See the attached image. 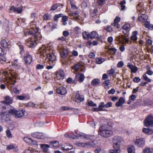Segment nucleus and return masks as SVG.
I'll return each mask as SVG.
<instances>
[{"label": "nucleus", "instance_id": "f257e3e1", "mask_svg": "<svg viewBox=\"0 0 153 153\" xmlns=\"http://www.w3.org/2000/svg\"><path fill=\"white\" fill-rule=\"evenodd\" d=\"M34 21H33L30 23V30L25 33V35L27 36L28 34L33 35L31 38H29L26 40L25 43L30 48H34L37 44V41L39 39V36L40 35L39 30L37 28Z\"/></svg>", "mask_w": 153, "mask_h": 153}, {"label": "nucleus", "instance_id": "f03ea898", "mask_svg": "<svg viewBox=\"0 0 153 153\" xmlns=\"http://www.w3.org/2000/svg\"><path fill=\"white\" fill-rule=\"evenodd\" d=\"M2 73L4 76H5L4 78L7 81L8 88L11 93L12 94H19V91L16 88H10V85L11 84L13 85L15 84L16 80L14 79L16 78L14 76L12 71L10 70H7L3 71Z\"/></svg>", "mask_w": 153, "mask_h": 153}, {"label": "nucleus", "instance_id": "7ed1b4c3", "mask_svg": "<svg viewBox=\"0 0 153 153\" xmlns=\"http://www.w3.org/2000/svg\"><path fill=\"white\" fill-rule=\"evenodd\" d=\"M76 138L80 137L82 139H86V140H93L91 141H89L85 143H77V145L79 146L84 147H90L96 146V145L94 143V140L95 139V137L94 135H86L83 133H76L75 135Z\"/></svg>", "mask_w": 153, "mask_h": 153}, {"label": "nucleus", "instance_id": "20e7f679", "mask_svg": "<svg viewBox=\"0 0 153 153\" xmlns=\"http://www.w3.org/2000/svg\"><path fill=\"white\" fill-rule=\"evenodd\" d=\"M37 53L41 58L45 59H49L50 55L54 54L52 46L43 45L38 50Z\"/></svg>", "mask_w": 153, "mask_h": 153}, {"label": "nucleus", "instance_id": "39448f33", "mask_svg": "<svg viewBox=\"0 0 153 153\" xmlns=\"http://www.w3.org/2000/svg\"><path fill=\"white\" fill-rule=\"evenodd\" d=\"M98 134L105 138L110 137L113 134L112 127L108 124L102 125L99 128Z\"/></svg>", "mask_w": 153, "mask_h": 153}, {"label": "nucleus", "instance_id": "423d86ee", "mask_svg": "<svg viewBox=\"0 0 153 153\" xmlns=\"http://www.w3.org/2000/svg\"><path fill=\"white\" fill-rule=\"evenodd\" d=\"M25 111L23 110H16L14 108L8 110V112L10 114L15 115L16 118H20L25 115Z\"/></svg>", "mask_w": 153, "mask_h": 153}, {"label": "nucleus", "instance_id": "0eeeda50", "mask_svg": "<svg viewBox=\"0 0 153 153\" xmlns=\"http://www.w3.org/2000/svg\"><path fill=\"white\" fill-rule=\"evenodd\" d=\"M48 60V63L50 65L47 66L46 68L48 69H50L53 68L54 65L56 63V56L54 54L50 55Z\"/></svg>", "mask_w": 153, "mask_h": 153}, {"label": "nucleus", "instance_id": "6e6552de", "mask_svg": "<svg viewBox=\"0 0 153 153\" xmlns=\"http://www.w3.org/2000/svg\"><path fill=\"white\" fill-rule=\"evenodd\" d=\"M122 140V138L118 136H115L113 138L112 141L114 144V148H120V143Z\"/></svg>", "mask_w": 153, "mask_h": 153}, {"label": "nucleus", "instance_id": "1a4fd4ad", "mask_svg": "<svg viewBox=\"0 0 153 153\" xmlns=\"http://www.w3.org/2000/svg\"><path fill=\"white\" fill-rule=\"evenodd\" d=\"M145 126L147 127H153V116H147L144 121Z\"/></svg>", "mask_w": 153, "mask_h": 153}, {"label": "nucleus", "instance_id": "9d476101", "mask_svg": "<svg viewBox=\"0 0 153 153\" xmlns=\"http://www.w3.org/2000/svg\"><path fill=\"white\" fill-rule=\"evenodd\" d=\"M62 45L58 46V49L60 50L61 56L63 58H65L67 56L68 51L67 49L62 48Z\"/></svg>", "mask_w": 153, "mask_h": 153}, {"label": "nucleus", "instance_id": "9b49d317", "mask_svg": "<svg viewBox=\"0 0 153 153\" xmlns=\"http://www.w3.org/2000/svg\"><path fill=\"white\" fill-rule=\"evenodd\" d=\"M31 135L33 137L39 139H44L46 137V135L45 134L38 132L32 133Z\"/></svg>", "mask_w": 153, "mask_h": 153}, {"label": "nucleus", "instance_id": "f8f14e48", "mask_svg": "<svg viewBox=\"0 0 153 153\" xmlns=\"http://www.w3.org/2000/svg\"><path fill=\"white\" fill-rule=\"evenodd\" d=\"M10 115H12L9 114L8 111L5 112H4L0 114L2 120L4 121L10 120Z\"/></svg>", "mask_w": 153, "mask_h": 153}, {"label": "nucleus", "instance_id": "ddd939ff", "mask_svg": "<svg viewBox=\"0 0 153 153\" xmlns=\"http://www.w3.org/2000/svg\"><path fill=\"white\" fill-rule=\"evenodd\" d=\"M134 143L138 147H142L145 144V141L143 138H138L135 140Z\"/></svg>", "mask_w": 153, "mask_h": 153}, {"label": "nucleus", "instance_id": "4468645a", "mask_svg": "<svg viewBox=\"0 0 153 153\" xmlns=\"http://www.w3.org/2000/svg\"><path fill=\"white\" fill-rule=\"evenodd\" d=\"M24 60L25 64L29 65L33 60L32 57L29 53H27L25 56Z\"/></svg>", "mask_w": 153, "mask_h": 153}, {"label": "nucleus", "instance_id": "2eb2a0df", "mask_svg": "<svg viewBox=\"0 0 153 153\" xmlns=\"http://www.w3.org/2000/svg\"><path fill=\"white\" fill-rule=\"evenodd\" d=\"M56 76L58 80H62L65 78V73L62 70H60L56 72Z\"/></svg>", "mask_w": 153, "mask_h": 153}, {"label": "nucleus", "instance_id": "dca6fc26", "mask_svg": "<svg viewBox=\"0 0 153 153\" xmlns=\"http://www.w3.org/2000/svg\"><path fill=\"white\" fill-rule=\"evenodd\" d=\"M0 44L2 47L5 48H7L10 45L9 41L6 39H1L0 42Z\"/></svg>", "mask_w": 153, "mask_h": 153}, {"label": "nucleus", "instance_id": "f3484780", "mask_svg": "<svg viewBox=\"0 0 153 153\" xmlns=\"http://www.w3.org/2000/svg\"><path fill=\"white\" fill-rule=\"evenodd\" d=\"M24 141L31 145H35L37 144V142L36 141L32 140L30 138L28 137H25L23 138Z\"/></svg>", "mask_w": 153, "mask_h": 153}, {"label": "nucleus", "instance_id": "a211bd4d", "mask_svg": "<svg viewBox=\"0 0 153 153\" xmlns=\"http://www.w3.org/2000/svg\"><path fill=\"white\" fill-rule=\"evenodd\" d=\"M56 92L61 95H64L67 93V90L66 88L63 87L61 86L56 89Z\"/></svg>", "mask_w": 153, "mask_h": 153}, {"label": "nucleus", "instance_id": "6ab92c4d", "mask_svg": "<svg viewBox=\"0 0 153 153\" xmlns=\"http://www.w3.org/2000/svg\"><path fill=\"white\" fill-rule=\"evenodd\" d=\"M137 35L138 32L136 31H134L132 32L130 38L131 39V40L136 43H137V41L138 39L137 37Z\"/></svg>", "mask_w": 153, "mask_h": 153}, {"label": "nucleus", "instance_id": "aec40b11", "mask_svg": "<svg viewBox=\"0 0 153 153\" xmlns=\"http://www.w3.org/2000/svg\"><path fill=\"white\" fill-rule=\"evenodd\" d=\"M6 149L7 150H13L15 152H16L18 150V148L16 145L15 144H11L7 146Z\"/></svg>", "mask_w": 153, "mask_h": 153}, {"label": "nucleus", "instance_id": "412c9836", "mask_svg": "<svg viewBox=\"0 0 153 153\" xmlns=\"http://www.w3.org/2000/svg\"><path fill=\"white\" fill-rule=\"evenodd\" d=\"M130 25L128 24L124 25L122 27V32L124 34L127 33L130 30Z\"/></svg>", "mask_w": 153, "mask_h": 153}, {"label": "nucleus", "instance_id": "4be33fe9", "mask_svg": "<svg viewBox=\"0 0 153 153\" xmlns=\"http://www.w3.org/2000/svg\"><path fill=\"white\" fill-rule=\"evenodd\" d=\"M125 102V100L123 97H120L118 101L115 104L116 107H119L122 105Z\"/></svg>", "mask_w": 153, "mask_h": 153}, {"label": "nucleus", "instance_id": "5701e85b", "mask_svg": "<svg viewBox=\"0 0 153 153\" xmlns=\"http://www.w3.org/2000/svg\"><path fill=\"white\" fill-rule=\"evenodd\" d=\"M148 18L147 15L145 14L142 13L139 16L138 20L140 22H144Z\"/></svg>", "mask_w": 153, "mask_h": 153}, {"label": "nucleus", "instance_id": "b1692460", "mask_svg": "<svg viewBox=\"0 0 153 153\" xmlns=\"http://www.w3.org/2000/svg\"><path fill=\"white\" fill-rule=\"evenodd\" d=\"M13 101V99L11 98L10 96H7L5 97L3 102L5 103L9 104L12 103Z\"/></svg>", "mask_w": 153, "mask_h": 153}, {"label": "nucleus", "instance_id": "393cba45", "mask_svg": "<svg viewBox=\"0 0 153 153\" xmlns=\"http://www.w3.org/2000/svg\"><path fill=\"white\" fill-rule=\"evenodd\" d=\"M127 67L131 69V72L133 73H135L138 70V68L137 67L131 65L130 63H128Z\"/></svg>", "mask_w": 153, "mask_h": 153}, {"label": "nucleus", "instance_id": "a878e982", "mask_svg": "<svg viewBox=\"0 0 153 153\" xmlns=\"http://www.w3.org/2000/svg\"><path fill=\"white\" fill-rule=\"evenodd\" d=\"M110 80L109 79H107L103 82L102 85L105 89H108L109 88V85L110 84Z\"/></svg>", "mask_w": 153, "mask_h": 153}, {"label": "nucleus", "instance_id": "bb28decb", "mask_svg": "<svg viewBox=\"0 0 153 153\" xmlns=\"http://www.w3.org/2000/svg\"><path fill=\"white\" fill-rule=\"evenodd\" d=\"M105 107V106L104 102H100L98 107L99 111H107V110L104 108Z\"/></svg>", "mask_w": 153, "mask_h": 153}, {"label": "nucleus", "instance_id": "cd10ccee", "mask_svg": "<svg viewBox=\"0 0 153 153\" xmlns=\"http://www.w3.org/2000/svg\"><path fill=\"white\" fill-rule=\"evenodd\" d=\"M75 98L77 100L76 101H78V102H82L84 100V96L78 94L76 95Z\"/></svg>", "mask_w": 153, "mask_h": 153}, {"label": "nucleus", "instance_id": "c85d7f7f", "mask_svg": "<svg viewBox=\"0 0 153 153\" xmlns=\"http://www.w3.org/2000/svg\"><path fill=\"white\" fill-rule=\"evenodd\" d=\"M50 145L55 148H58L59 146V143L58 141H55L50 143Z\"/></svg>", "mask_w": 153, "mask_h": 153}, {"label": "nucleus", "instance_id": "c756f323", "mask_svg": "<svg viewBox=\"0 0 153 153\" xmlns=\"http://www.w3.org/2000/svg\"><path fill=\"white\" fill-rule=\"evenodd\" d=\"M10 10L13 11L14 12H16L17 13H21L22 10L20 8H16L15 7L12 6L10 9Z\"/></svg>", "mask_w": 153, "mask_h": 153}, {"label": "nucleus", "instance_id": "7c9ffc66", "mask_svg": "<svg viewBox=\"0 0 153 153\" xmlns=\"http://www.w3.org/2000/svg\"><path fill=\"white\" fill-rule=\"evenodd\" d=\"M143 153H153V148H150L149 147H146L143 149Z\"/></svg>", "mask_w": 153, "mask_h": 153}, {"label": "nucleus", "instance_id": "2f4dec72", "mask_svg": "<svg viewBox=\"0 0 153 153\" xmlns=\"http://www.w3.org/2000/svg\"><path fill=\"white\" fill-rule=\"evenodd\" d=\"M100 80L99 79L95 78L93 79L91 82V85L94 86H97L100 83Z\"/></svg>", "mask_w": 153, "mask_h": 153}, {"label": "nucleus", "instance_id": "473e14b6", "mask_svg": "<svg viewBox=\"0 0 153 153\" xmlns=\"http://www.w3.org/2000/svg\"><path fill=\"white\" fill-rule=\"evenodd\" d=\"M83 38L85 39H88L90 38V34L89 33L86 31L82 33Z\"/></svg>", "mask_w": 153, "mask_h": 153}, {"label": "nucleus", "instance_id": "72a5a7b5", "mask_svg": "<svg viewBox=\"0 0 153 153\" xmlns=\"http://www.w3.org/2000/svg\"><path fill=\"white\" fill-rule=\"evenodd\" d=\"M72 148L73 146L72 145H68L62 147V149L64 151H68L72 149Z\"/></svg>", "mask_w": 153, "mask_h": 153}, {"label": "nucleus", "instance_id": "f704fd0d", "mask_svg": "<svg viewBox=\"0 0 153 153\" xmlns=\"http://www.w3.org/2000/svg\"><path fill=\"white\" fill-rule=\"evenodd\" d=\"M122 39L123 40V41L120 40L119 39L118 40L120 41V42H122V43L123 45L126 44L128 43L129 39L128 38L123 37Z\"/></svg>", "mask_w": 153, "mask_h": 153}, {"label": "nucleus", "instance_id": "c9c22d12", "mask_svg": "<svg viewBox=\"0 0 153 153\" xmlns=\"http://www.w3.org/2000/svg\"><path fill=\"white\" fill-rule=\"evenodd\" d=\"M105 61V59L104 58L99 57L96 58V62L97 63L100 64Z\"/></svg>", "mask_w": 153, "mask_h": 153}, {"label": "nucleus", "instance_id": "e433bc0d", "mask_svg": "<svg viewBox=\"0 0 153 153\" xmlns=\"http://www.w3.org/2000/svg\"><path fill=\"white\" fill-rule=\"evenodd\" d=\"M17 44L20 48V54H23L24 53L23 46L22 45L21 43L20 42L17 43Z\"/></svg>", "mask_w": 153, "mask_h": 153}, {"label": "nucleus", "instance_id": "4c0bfd02", "mask_svg": "<svg viewBox=\"0 0 153 153\" xmlns=\"http://www.w3.org/2000/svg\"><path fill=\"white\" fill-rule=\"evenodd\" d=\"M90 36V39L95 38L98 37V34L96 32L93 31L91 32Z\"/></svg>", "mask_w": 153, "mask_h": 153}, {"label": "nucleus", "instance_id": "58836bf2", "mask_svg": "<svg viewBox=\"0 0 153 153\" xmlns=\"http://www.w3.org/2000/svg\"><path fill=\"white\" fill-rule=\"evenodd\" d=\"M114 149H113L110 150L111 153H119L120 151V148L116 147V148H114Z\"/></svg>", "mask_w": 153, "mask_h": 153}, {"label": "nucleus", "instance_id": "ea45409f", "mask_svg": "<svg viewBox=\"0 0 153 153\" xmlns=\"http://www.w3.org/2000/svg\"><path fill=\"white\" fill-rule=\"evenodd\" d=\"M128 151V153H135V149L133 146L129 147Z\"/></svg>", "mask_w": 153, "mask_h": 153}, {"label": "nucleus", "instance_id": "a19ab883", "mask_svg": "<svg viewBox=\"0 0 153 153\" xmlns=\"http://www.w3.org/2000/svg\"><path fill=\"white\" fill-rule=\"evenodd\" d=\"M97 3L99 5L101 6L106 3V0H97Z\"/></svg>", "mask_w": 153, "mask_h": 153}, {"label": "nucleus", "instance_id": "79ce46f5", "mask_svg": "<svg viewBox=\"0 0 153 153\" xmlns=\"http://www.w3.org/2000/svg\"><path fill=\"white\" fill-rule=\"evenodd\" d=\"M142 77L143 79L144 80L146 81L147 82H151V79L149 78L146 76V74H144L143 75Z\"/></svg>", "mask_w": 153, "mask_h": 153}, {"label": "nucleus", "instance_id": "37998d69", "mask_svg": "<svg viewBox=\"0 0 153 153\" xmlns=\"http://www.w3.org/2000/svg\"><path fill=\"white\" fill-rule=\"evenodd\" d=\"M40 146L41 148L45 151H46L48 150V149L50 147V146L48 144H41Z\"/></svg>", "mask_w": 153, "mask_h": 153}, {"label": "nucleus", "instance_id": "c03bdc74", "mask_svg": "<svg viewBox=\"0 0 153 153\" xmlns=\"http://www.w3.org/2000/svg\"><path fill=\"white\" fill-rule=\"evenodd\" d=\"M126 3V2L125 0H123L120 2V4L121 5V10H123L125 9Z\"/></svg>", "mask_w": 153, "mask_h": 153}, {"label": "nucleus", "instance_id": "a18cd8bd", "mask_svg": "<svg viewBox=\"0 0 153 153\" xmlns=\"http://www.w3.org/2000/svg\"><path fill=\"white\" fill-rule=\"evenodd\" d=\"M68 19V17L66 16H64L62 17V25H65L67 24L66 21Z\"/></svg>", "mask_w": 153, "mask_h": 153}, {"label": "nucleus", "instance_id": "49530a36", "mask_svg": "<svg viewBox=\"0 0 153 153\" xmlns=\"http://www.w3.org/2000/svg\"><path fill=\"white\" fill-rule=\"evenodd\" d=\"M81 66L80 64L78 63L76 64L73 67V68L76 71H78V70L81 68Z\"/></svg>", "mask_w": 153, "mask_h": 153}, {"label": "nucleus", "instance_id": "de8ad7c7", "mask_svg": "<svg viewBox=\"0 0 153 153\" xmlns=\"http://www.w3.org/2000/svg\"><path fill=\"white\" fill-rule=\"evenodd\" d=\"M17 59H16L14 60V62H13L12 63L13 65L15 67V68H21V67L20 64H17Z\"/></svg>", "mask_w": 153, "mask_h": 153}, {"label": "nucleus", "instance_id": "09e8293b", "mask_svg": "<svg viewBox=\"0 0 153 153\" xmlns=\"http://www.w3.org/2000/svg\"><path fill=\"white\" fill-rule=\"evenodd\" d=\"M137 9L138 11L140 12V13L143 12L144 10L143 7L141 6L140 4L138 5L137 7Z\"/></svg>", "mask_w": 153, "mask_h": 153}, {"label": "nucleus", "instance_id": "8fccbe9b", "mask_svg": "<svg viewBox=\"0 0 153 153\" xmlns=\"http://www.w3.org/2000/svg\"><path fill=\"white\" fill-rule=\"evenodd\" d=\"M150 67H149L147 70L146 73L144 74H147L148 75L151 76L153 74V71L150 69Z\"/></svg>", "mask_w": 153, "mask_h": 153}, {"label": "nucleus", "instance_id": "3c124183", "mask_svg": "<svg viewBox=\"0 0 153 153\" xmlns=\"http://www.w3.org/2000/svg\"><path fill=\"white\" fill-rule=\"evenodd\" d=\"M107 73L110 76H111L115 73V70L113 68H111V70H108Z\"/></svg>", "mask_w": 153, "mask_h": 153}, {"label": "nucleus", "instance_id": "603ef678", "mask_svg": "<svg viewBox=\"0 0 153 153\" xmlns=\"http://www.w3.org/2000/svg\"><path fill=\"white\" fill-rule=\"evenodd\" d=\"M43 76L44 78H45L47 80H48L51 78V77L49 76V74L48 72L43 73Z\"/></svg>", "mask_w": 153, "mask_h": 153}, {"label": "nucleus", "instance_id": "864d4df0", "mask_svg": "<svg viewBox=\"0 0 153 153\" xmlns=\"http://www.w3.org/2000/svg\"><path fill=\"white\" fill-rule=\"evenodd\" d=\"M62 15V14H59L57 15H55L53 17V19L54 21H56L58 20V19L61 17Z\"/></svg>", "mask_w": 153, "mask_h": 153}, {"label": "nucleus", "instance_id": "5fc2aeb1", "mask_svg": "<svg viewBox=\"0 0 153 153\" xmlns=\"http://www.w3.org/2000/svg\"><path fill=\"white\" fill-rule=\"evenodd\" d=\"M88 105L89 106H97V105L96 104L94 103L92 101H90L88 102Z\"/></svg>", "mask_w": 153, "mask_h": 153}, {"label": "nucleus", "instance_id": "6e6d98bb", "mask_svg": "<svg viewBox=\"0 0 153 153\" xmlns=\"http://www.w3.org/2000/svg\"><path fill=\"white\" fill-rule=\"evenodd\" d=\"M71 16H73L75 20H77L78 19V14L76 13H71L70 14Z\"/></svg>", "mask_w": 153, "mask_h": 153}, {"label": "nucleus", "instance_id": "4d7b16f0", "mask_svg": "<svg viewBox=\"0 0 153 153\" xmlns=\"http://www.w3.org/2000/svg\"><path fill=\"white\" fill-rule=\"evenodd\" d=\"M79 81L80 82H82L84 79V76L83 74H81L79 77Z\"/></svg>", "mask_w": 153, "mask_h": 153}, {"label": "nucleus", "instance_id": "13d9d810", "mask_svg": "<svg viewBox=\"0 0 153 153\" xmlns=\"http://www.w3.org/2000/svg\"><path fill=\"white\" fill-rule=\"evenodd\" d=\"M111 25L115 27L117 29L119 28L120 27V25L119 23L115 22L114 21L113 23H112Z\"/></svg>", "mask_w": 153, "mask_h": 153}, {"label": "nucleus", "instance_id": "bf43d9fd", "mask_svg": "<svg viewBox=\"0 0 153 153\" xmlns=\"http://www.w3.org/2000/svg\"><path fill=\"white\" fill-rule=\"evenodd\" d=\"M6 135L7 137L9 138H12V134L9 130H7L6 131Z\"/></svg>", "mask_w": 153, "mask_h": 153}, {"label": "nucleus", "instance_id": "052dcab7", "mask_svg": "<svg viewBox=\"0 0 153 153\" xmlns=\"http://www.w3.org/2000/svg\"><path fill=\"white\" fill-rule=\"evenodd\" d=\"M58 6L57 4H53L51 7V9H50V11H54L56 9L58 8Z\"/></svg>", "mask_w": 153, "mask_h": 153}, {"label": "nucleus", "instance_id": "680f3d73", "mask_svg": "<svg viewBox=\"0 0 153 153\" xmlns=\"http://www.w3.org/2000/svg\"><path fill=\"white\" fill-rule=\"evenodd\" d=\"M133 81L134 82L138 83L140 81V79L138 77H135L133 79Z\"/></svg>", "mask_w": 153, "mask_h": 153}, {"label": "nucleus", "instance_id": "e2e57ef3", "mask_svg": "<svg viewBox=\"0 0 153 153\" xmlns=\"http://www.w3.org/2000/svg\"><path fill=\"white\" fill-rule=\"evenodd\" d=\"M152 41L150 39H148L146 42V45L147 47L151 45L152 44Z\"/></svg>", "mask_w": 153, "mask_h": 153}, {"label": "nucleus", "instance_id": "0e129e2a", "mask_svg": "<svg viewBox=\"0 0 153 153\" xmlns=\"http://www.w3.org/2000/svg\"><path fill=\"white\" fill-rule=\"evenodd\" d=\"M66 82L69 83H74L75 82V81L73 80L71 78L69 77L66 79Z\"/></svg>", "mask_w": 153, "mask_h": 153}, {"label": "nucleus", "instance_id": "69168bd1", "mask_svg": "<svg viewBox=\"0 0 153 153\" xmlns=\"http://www.w3.org/2000/svg\"><path fill=\"white\" fill-rule=\"evenodd\" d=\"M36 105L32 102H30L26 104V106L28 107H35Z\"/></svg>", "mask_w": 153, "mask_h": 153}, {"label": "nucleus", "instance_id": "338daca9", "mask_svg": "<svg viewBox=\"0 0 153 153\" xmlns=\"http://www.w3.org/2000/svg\"><path fill=\"white\" fill-rule=\"evenodd\" d=\"M44 123L42 122L36 123L35 124V126L36 127H42L43 126Z\"/></svg>", "mask_w": 153, "mask_h": 153}, {"label": "nucleus", "instance_id": "774afa93", "mask_svg": "<svg viewBox=\"0 0 153 153\" xmlns=\"http://www.w3.org/2000/svg\"><path fill=\"white\" fill-rule=\"evenodd\" d=\"M112 103L111 102H109L105 104V107L106 108H108L111 107L112 106Z\"/></svg>", "mask_w": 153, "mask_h": 153}]
</instances>
